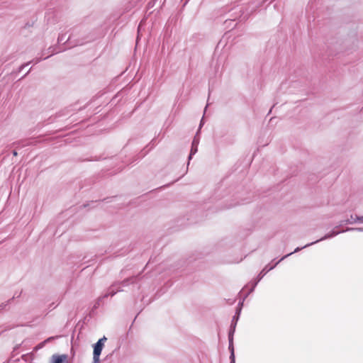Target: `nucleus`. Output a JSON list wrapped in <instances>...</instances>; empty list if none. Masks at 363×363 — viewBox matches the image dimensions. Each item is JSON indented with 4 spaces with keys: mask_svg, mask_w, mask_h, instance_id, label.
Listing matches in <instances>:
<instances>
[{
    "mask_svg": "<svg viewBox=\"0 0 363 363\" xmlns=\"http://www.w3.org/2000/svg\"><path fill=\"white\" fill-rule=\"evenodd\" d=\"M303 247H296L294 252H291L286 255H284V257H282L279 261H277V262H275L274 264H267L264 267V268L260 272V273L258 274L257 277V279L256 281L252 284V287L251 289L249 290V293H252L256 286L257 285L258 282L264 277V276L269 271L272 270L274 267H276V266L280 262H281L282 260H284L285 258L288 257L289 256L291 255L292 254L295 253V252H299L301 250H302Z\"/></svg>",
    "mask_w": 363,
    "mask_h": 363,
    "instance_id": "1",
    "label": "nucleus"
},
{
    "mask_svg": "<svg viewBox=\"0 0 363 363\" xmlns=\"http://www.w3.org/2000/svg\"><path fill=\"white\" fill-rule=\"evenodd\" d=\"M337 228H338V226L335 227V228L330 233L326 234L325 235H324L321 238H320V239H318V240H315L314 242H312L306 244L302 248H306V247L311 246V245H314L315 243H318V242H320V241H323V240H327V239L332 238L337 235L338 234L344 233V232H346V231H353V230H355V231H359V232H363V228H347L345 230H337L336 229Z\"/></svg>",
    "mask_w": 363,
    "mask_h": 363,
    "instance_id": "2",
    "label": "nucleus"
},
{
    "mask_svg": "<svg viewBox=\"0 0 363 363\" xmlns=\"http://www.w3.org/2000/svg\"><path fill=\"white\" fill-rule=\"evenodd\" d=\"M235 324H230V330L228 332V350L230 351V363H235V350L233 345V336L235 331Z\"/></svg>",
    "mask_w": 363,
    "mask_h": 363,
    "instance_id": "3",
    "label": "nucleus"
},
{
    "mask_svg": "<svg viewBox=\"0 0 363 363\" xmlns=\"http://www.w3.org/2000/svg\"><path fill=\"white\" fill-rule=\"evenodd\" d=\"M107 340V338L104 336L100 338L94 345V351H93V357H96L100 358V355L101 354L102 350L104 347L105 342Z\"/></svg>",
    "mask_w": 363,
    "mask_h": 363,
    "instance_id": "4",
    "label": "nucleus"
},
{
    "mask_svg": "<svg viewBox=\"0 0 363 363\" xmlns=\"http://www.w3.org/2000/svg\"><path fill=\"white\" fill-rule=\"evenodd\" d=\"M199 143V140L195 137L191 143V148L190 154L188 157L187 166L189 165V161L191 160L192 156L194 155H195L198 151Z\"/></svg>",
    "mask_w": 363,
    "mask_h": 363,
    "instance_id": "5",
    "label": "nucleus"
},
{
    "mask_svg": "<svg viewBox=\"0 0 363 363\" xmlns=\"http://www.w3.org/2000/svg\"><path fill=\"white\" fill-rule=\"evenodd\" d=\"M67 354H53L52 356V360L53 363H67Z\"/></svg>",
    "mask_w": 363,
    "mask_h": 363,
    "instance_id": "6",
    "label": "nucleus"
},
{
    "mask_svg": "<svg viewBox=\"0 0 363 363\" xmlns=\"http://www.w3.org/2000/svg\"><path fill=\"white\" fill-rule=\"evenodd\" d=\"M45 55V51H42L40 53V57H36L35 59H33L32 61L28 62L27 63H25L20 66L18 72H21L25 67L28 66L29 64L33 62L34 64L39 63L42 60H44L43 56Z\"/></svg>",
    "mask_w": 363,
    "mask_h": 363,
    "instance_id": "7",
    "label": "nucleus"
},
{
    "mask_svg": "<svg viewBox=\"0 0 363 363\" xmlns=\"http://www.w3.org/2000/svg\"><path fill=\"white\" fill-rule=\"evenodd\" d=\"M357 222L363 223V216H355L354 218L352 216H351L350 219H347L346 220H342L340 225H342L343 223H345V224H347V223L352 224V223H357Z\"/></svg>",
    "mask_w": 363,
    "mask_h": 363,
    "instance_id": "8",
    "label": "nucleus"
},
{
    "mask_svg": "<svg viewBox=\"0 0 363 363\" xmlns=\"http://www.w3.org/2000/svg\"><path fill=\"white\" fill-rule=\"evenodd\" d=\"M138 277H129V278H127V279H125L124 280L121 281H117V282H114L115 284H118V285H121L123 287V286H128V285H130V284H133L135 283L136 279H137Z\"/></svg>",
    "mask_w": 363,
    "mask_h": 363,
    "instance_id": "9",
    "label": "nucleus"
},
{
    "mask_svg": "<svg viewBox=\"0 0 363 363\" xmlns=\"http://www.w3.org/2000/svg\"><path fill=\"white\" fill-rule=\"evenodd\" d=\"M118 286V284H115V283L112 284L108 289L107 292L103 295L104 297L106 298H108V296H113L115 294H116V291H114V286Z\"/></svg>",
    "mask_w": 363,
    "mask_h": 363,
    "instance_id": "10",
    "label": "nucleus"
},
{
    "mask_svg": "<svg viewBox=\"0 0 363 363\" xmlns=\"http://www.w3.org/2000/svg\"><path fill=\"white\" fill-rule=\"evenodd\" d=\"M19 297V295L17 296V298ZM16 298V296L14 295L11 298L9 299L7 301L2 303L0 304V312L2 311H6L9 309V306L11 304V303Z\"/></svg>",
    "mask_w": 363,
    "mask_h": 363,
    "instance_id": "11",
    "label": "nucleus"
},
{
    "mask_svg": "<svg viewBox=\"0 0 363 363\" xmlns=\"http://www.w3.org/2000/svg\"><path fill=\"white\" fill-rule=\"evenodd\" d=\"M44 51H45V55H46L47 53H50V55H48V56L44 57V60L47 59V58H48L50 56H52V55L56 54V53H57V52H60V51L57 50H56V48H55V47H53V46H50V47L48 49V50H47V51H46V50H44Z\"/></svg>",
    "mask_w": 363,
    "mask_h": 363,
    "instance_id": "12",
    "label": "nucleus"
},
{
    "mask_svg": "<svg viewBox=\"0 0 363 363\" xmlns=\"http://www.w3.org/2000/svg\"><path fill=\"white\" fill-rule=\"evenodd\" d=\"M69 40V38H68L65 40V34H60L59 36H58V38H57V43H62L64 42H67Z\"/></svg>",
    "mask_w": 363,
    "mask_h": 363,
    "instance_id": "13",
    "label": "nucleus"
},
{
    "mask_svg": "<svg viewBox=\"0 0 363 363\" xmlns=\"http://www.w3.org/2000/svg\"><path fill=\"white\" fill-rule=\"evenodd\" d=\"M104 298H105L104 297V296H101L99 297L98 299L96 300L94 306V308H97L98 307H99V306L101 305L102 301Z\"/></svg>",
    "mask_w": 363,
    "mask_h": 363,
    "instance_id": "14",
    "label": "nucleus"
},
{
    "mask_svg": "<svg viewBox=\"0 0 363 363\" xmlns=\"http://www.w3.org/2000/svg\"><path fill=\"white\" fill-rule=\"evenodd\" d=\"M240 12H241L242 13L240 14V18H242V20H245L247 18L248 16H249V13H245L244 11H242L241 9H240Z\"/></svg>",
    "mask_w": 363,
    "mask_h": 363,
    "instance_id": "15",
    "label": "nucleus"
},
{
    "mask_svg": "<svg viewBox=\"0 0 363 363\" xmlns=\"http://www.w3.org/2000/svg\"><path fill=\"white\" fill-rule=\"evenodd\" d=\"M238 319H239L238 315H235L233 317V319H232V321H231V324H235V326H236L237 325V323L238 321Z\"/></svg>",
    "mask_w": 363,
    "mask_h": 363,
    "instance_id": "16",
    "label": "nucleus"
},
{
    "mask_svg": "<svg viewBox=\"0 0 363 363\" xmlns=\"http://www.w3.org/2000/svg\"><path fill=\"white\" fill-rule=\"evenodd\" d=\"M50 340V338H48V339H47L46 340H45L44 342H43L40 343V344L37 346V348H38V349H39V348H42V347L44 346V345H45L47 342H48Z\"/></svg>",
    "mask_w": 363,
    "mask_h": 363,
    "instance_id": "17",
    "label": "nucleus"
},
{
    "mask_svg": "<svg viewBox=\"0 0 363 363\" xmlns=\"http://www.w3.org/2000/svg\"><path fill=\"white\" fill-rule=\"evenodd\" d=\"M250 293H249V291L245 294V296H244L243 299L242 301H240L238 304L239 307L238 308H241V306H242V303H243V301L245 300V298L250 294Z\"/></svg>",
    "mask_w": 363,
    "mask_h": 363,
    "instance_id": "18",
    "label": "nucleus"
},
{
    "mask_svg": "<svg viewBox=\"0 0 363 363\" xmlns=\"http://www.w3.org/2000/svg\"><path fill=\"white\" fill-rule=\"evenodd\" d=\"M100 362V358L96 357H93V362L92 363H99Z\"/></svg>",
    "mask_w": 363,
    "mask_h": 363,
    "instance_id": "19",
    "label": "nucleus"
},
{
    "mask_svg": "<svg viewBox=\"0 0 363 363\" xmlns=\"http://www.w3.org/2000/svg\"><path fill=\"white\" fill-rule=\"evenodd\" d=\"M23 143V142H21V141H19V142H18L16 144H17L18 145H21L22 147H24V146L28 145L30 144L29 143H26V144H24V143Z\"/></svg>",
    "mask_w": 363,
    "mask_h": 363,
    "instance_id": "20",
    "label": "nucleus"
},
{
    "mask_svg": "<svg viewBox=\"0 0 363 363\" xmlns=\"http://www.w3.org/2000/svg\"><path fill=\"white\" fill-rule=\"evenodd\" d=\"M240 311H241V308H238L235 315H238V317H240Z\"/></svg>",
    "mask_w": 363,
    "mask_h": 363,
    "instance_id": "21",
    "label": "nucleus"
},
{
    "mask_svg": "<svg viewBox=\"0 0 363 363\" xmlns=\"http://www.w3.org/2000/svg\"><path fill=\"white\" fill-rule=\"evenodd\" d=\"M114 291H116V294L120 291H123V289H118V286H114Z\"/></svg>",
    "mask_w": 363,
    "mask_h": 363,
    "instance_id": "22",
    "label": "nucleus"
},
{
    "mask_svg": "<svg viewBox=\"0 0 363 363\" xmlns=\"http://www.w3.org/2000/svg\"><path fill=\"white\" fill-rule=\"evenodd\" d=\"M203 124V118L201 120L200 125H199V129L201 128V125Z\"/></svg>",
    "mask_w": 363,
    "mask_h": 363,
    "instance_id": "23",
    "label": "nucleus"
},
{
    "mask_svg": "<svg viewBox=\"0 0 363 363\" xmlns=\"http://www.w3.org/2000/svg\"><path fill=\"white\" fill-rule=\"evenodd\" d=\"M13 156H16L17 155V152L16 150L13 151Z\"/></svg>",
    "mask_w": 363,
    "mask_h": 363,
    "instance_id": "24",
    "label": "nucleus"
},
{
    "mask_svg": "<svg viewBox=\"0 0 363 363\" xmlns=\"http://www.w3.org/2000/svg\"><path fill=\"white\" fill-rule=\"evenodd\" d=\"M122 287H123L122 286L118 285V289H122Z\"/></svg>",
    "mask_w": 363,
    "mask_h": 363,
    "instance_id": "25",
    "label": "nucleus"
},
{
    "mask_svg": "<svg viewBox=\"0 0 363 363\" xmlns=\"http://www.w3.org/2000/svg\"><path fill=\"white\" fill-rule=\"evenodd\" d=\"M30 69H31V68L28 70V72H27V73L25 74V76L27 75L28 74H29Z\"/></svg>",
    "mask_w": 363,
    "mask_h": 363,
    "instance_id": "26",
    "label": "nucleus"
},
{
    "mask_svg": "<svg viewBox=\"0 0 363 363\" xmlns=\"http://www.w3.org/2000/svg\"><path fill=\"white\" fill-rule=\"evenodd\" d=\"M236 204H234V205H230V207H233V206H235Z\"/></svg>",
    "mask_w": 363,
    "mask_h": 363,
    "instance_id": "27",
    "label": "nucleus"
},
{
    "mask_svg": "<svg viewBox=\"0 0 363 363\" xmlns=\"http://www.w3.org/2000/svg\"><path fill=\"white\" fill-rule=\"evenodd\" d=\"M207 106H208V104L206 105V106H205V111L206 110V108H207Z\"/></svg>",
    "mask_w": 363,
    "mask_h": 363,
    "instance_id": "28",
    "label": "nucleus"
}]
</instances>
